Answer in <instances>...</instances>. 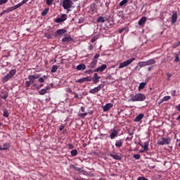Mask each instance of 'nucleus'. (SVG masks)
<instances>
[{"instance_id": "nucleus-1", "label": "nucleus", "mask_w": 180, "mask_h": 180, "mask_svg": "<svg viewBox=\"0 0 180 180\" xmlns=\"http://www.w3.org/2000/svg\"><path fill=\"white\" fill-rule=\"evenodd\" d=\"M146 99V96L141 93L136 94L131 96V102H141Z\"/></svg>"}, {"instance_id": "nucleus-2", "label": "nucleus", "mask_w": 180, "mask_h": 180, "mask_svg": "<svg viewBox=\"0 0 180 180\" xmlns=\"http://www.w3.org/2000/svg\"><path fill=\"white\" fill-rule=\"evenodd\" d=\"M72 0H63L62 3V6L63 7V9H65L67 11V13L70 12V9L72 8Z\"/></svg>"}, {"instance_id": "nucleus-3", "label": "nucleus", "mask_w": 180, "mask_h": 180, "mask_svg": "<svg viewBox=\"0 0 180 180\" xmlns=\"http://www.w3.org/2000/svg\"><path fill=\"white\" fill-rule=\"evenodd\" d=\"M16 74V70H11L6 75H5L2 79L1 82L3 84H5V82H8L13 75Z\"/></svg>"}, {"instance_id": "nucleus-4", "label": "nucleus", "mask_w": 180, "mask_h": 180, "mask_svg": "<svg viewBox=\"0 0 180 180\" xmlns=\"http://www.w3.org/2000/svg\"><path fill=\"white\" fill-rule=\"evenodd\" d=\"M133 61H136V58H131L130 59L125 60L121 63H120L118 68H124V67H127L129 64H131Z\"/></svg>"}, {"instance_id": "nucleus-5", "label": "nucleus", "mask_w": 180, "mask_h": 180, "mask_svg": "<svg viewBox=\"0 0 180 180\" xmlns=\"http://www.w3.org/2000/svg\"><path fill=\"white\" fill-rule=\"evenodd\" d=\"M171 143V139L169 138H160L158 141L159 146H165Z\"/></svg>"}, {"instance_id": "nucleus-6", "label": "nucleus", "mask_w": 180, "mask_h": 180, "mask_svg": "<svg viewBox=\"0 0 180 180\" xmlns=\"http://www.w3.org/2000/svg\"><path fill=\"white\" fill-rule=\"evenodd\" d=\"M103 86H105L104 84H99L97 87L90 89L89 94H96V92H99V91H101V89H102Z\"/></svg>"}, {"instance_id": "nucleus-7", "label": "nucleus", "mask_w": 180, "mask_h": 180, "mask_svg": "<svg viewBox=\"0 0 180 180\" xmlns=\"http://www.w3.org/2000/svg\"><path fill=\"white\" fill-rule=\"evenodd\" d=\"M91 81H92V78H91V77L89 76H87L86 77H83L77 79L76 82L79 84H82L83 82H91Z\"/></svg>"}, {"instance_id": "nucleus-8", "label": "nucleus", "mask_w": 180, "mask_h": 180, "mask_svg": "<svg viewBox=\"0 0 180 180\" xmlns=\"http://www.w3.org/2000/svg\"><path fill=\"white\" fill-rule=\"evenodd\" d=\"M65 20H67V14H63L60 18H56L54 22L56 23H61Z\"/></svg>"}, {"instance_id": "nucleus-9", "label": "nucleus", "mask_w": 180, "mask_h": 180, "mask_svg": "<svg viewBox=\"0 0 180 180\" xmlns=\"http://www.w3.org/2000/svg\"><path fill=\"white\" fill-rule=\"evenodd\" d=\"M67 30L64 29H60L57 30L56 32H55V36L56 37H58V36H63L65 33H66Z\"/></svg>"}, {"instance_id": "nucleus-10", "label": "nucleus", "mask_w": 180, "mask_h": 180, "mask_svg": "<svg viewBox=\"0 0 180 180\" xmlns=\"http://www.w3.org/2000/svg\"><path fill=\"white\" fill-rule=\"evenodd\" d=\"M106 68H108V65H103L98 68H97L95 70L94 72H102L103 71H105V70H106Z\"/></svg>"}, {"instance_id": "nucleus-11", "label": "nucleus", "mask_w": 180, "mask_h": 180, "mask_svg": "<svg viewBox=\"0 0 180 180\" xmlns=\"http://www.w3.org/2000/svg\"><path fill=\"white\" fill-rule=\"evenodd\" d=\"M176 20H178V13H174L172 15V25H175V23H176Z\"/></svg>"}, {"instance_id": "nucleus-12", "label": "nucleus", "mask_w": 180, "mask_h": 180, "mask_svg": "<svg viewBox=\"0 0 180 180\" xmlns=\"http://www.w3.org/2000/svg\"><path fill=\"white\" fill-rule=\"evenodd\" d=\"M110 108H113V104L109 103H107L103 107V112H108L109 110H110Z\"/></svg>"}, {"instance_id": "nucleus-13", "label": "nucleus", "mask_w": 180, "mask_h": 180, "mask_svg": "<svg viewBox=\"0 0 180 180\" xmlns=\"http://www.w3.org/2000/svg\"><path fill=\"white\" fill-rule=\"evenodd\" d=\"M109 20V18H106V17H102L100 16L98 19H97V23H105V22Z\"/></svg>"}, {"instance_id": "nucleus-14", "label": "nucleus", "mask_w": 180, "mask_h": 180, "mask_svg": "<svg viewBox=\"0 0 180 180\" xmlns=\"http://www.w3.org/2000/svg\"><path fill=\"white\" fill-rule=\"evenodd\" d=\"M117 134H119V131L116 129H113L112 132L110 135V138L111 140H113L115 137H117Z\"/></svg>"}, {"instance_id": "nucleus-15", "label": "nucleus", "mask_w": 180, "mask_h": 180, "mask_svg": "<svg viewBox=\"0 0 180 180\" xmlns=\"http://www.w3.org/2000/svg\"><path fill=\"white\" fill-rule=\"evenodd\" d=\"M13 10V7H9L8 8H7L6 10H4L1 13H0V16H2L4 15H5V13H9V12H12Z\"/></svg>"}, {"instance_id": "nucleus-16", "label": "nucleus", "mask_w": 180, "mask_h": 180, "mask_svg": "<svg viewBox=\"0 0 180 180\" xmlns=\"http://www.w3.org/2000/svg\"><path fill=\"white\" fill-rule=\"evenodd\" d=\"M86 66L85 64H80L76 67V70H77V71H84V70H86Z\"/></svg>"}, {"instance_id": "nucleus-17", "label": "nucleus", "mask_w": 180, "mask_h": 180, "mask_svg": "<svg viewBox=\"0 0 180 180\" xmlns=\"http://www.w3.org/2000/svg\"><path fill=\"white\" fill-rule=\"evenodd\" d=\"M146 22H147V17H142L139 21V26H143Z\"/></svg>"}, {"instance_id": "nucleus-18", "label": "nucleus", "mask_w": 180, "mask_h": 180, "mask_svg": "<svg viewBox=\"0 0 180 180\" xmlns=\"http://www.w3.org/2000/svg\"><path fill=\"white\" fill-rule=\"evenodd\" d=\"M99 79H101V77L98 76V73H95L93 77V82L94 84H98V82H99Z\"/></svg>"}, {"instance_id": "nucleus-19", "label": "nucleus", "mask_w": 180, "mask_h": 180, "mask_svg": "<svg viewBox=\"0 0 180 180\" xmlns=\"http://www.w3.org/2000/svg\"><path fill=\"white\" fill-rule=\"evenodd\" d=\"M98 64V60L93 59L90 63L89 67V68H95V66Z\"/></svg>"}, {"instance_id": "nucleus-20", "label": "nucleus", "mask_w": 180, "mask_h": 180, "mask_svg": "<svg viewBox=\"0 0 180 180\" xmlns=\"http://www.w3.org/2000/svg\"><path fill=\"white\" fill-rule=\"evenodd\" d=\"M63 43H68L69 41H72V37H65L62 39Z\"/></svg>"}, {"instance_id": "nucleus-21", "label": "nucleus", "mask_w": 180, "mask_h": 180, "mask_svg": "<svg viewBox=\"0 0 180 180\" xmlns=\"http://www.w3.org/2000/svg\"><path fill=\"white\" fill-rule=\"evenodd\" d=\"M123 146V139L118 140L115 142V146L117 148H120Z\"/></svg>"}, {"instance_id": "nucleus-22", "label": "nucleus", "mask_w": 180, "mask_h": 180, "mask_svg": "<svg viewBox=\"0 0 180 180\" xmlns=\"http://www.w3.org/2000/svg\"><path fill=\"white\" fill-rule=\"evenodd\" d=\"M144 117V114H139L137 117H136L134 122H141V120Z\"/></svg>"}, {"instance_id": "nucleus-23", "label": "nucleus", "mask_w": 180, "mask_h": 180, "mask_svg": "<svg viewBox=\"0 0 180 180\" xmlns=\"http://www.w3.org/2000/svg\"><path fill=\"white\" fill-rule=\"evenodd\" d=\"M110 155L113 158L114 160H122V157H120L119 155H115L113 153H110Z\"/></svg>"}, {"instance_id": "nucleus-24", "label": "nucleus", "mask_w": 180, "mask_h": 180, "mask_svg": "<svg viewBox=\"0 0 180 180\" xmlns=\"http://www.w3.org/2000/svg\"><path fill=\"white\" fill-rule=\"evenodd\" d=\"M144 151H148V143L147 142L144 143L143 150H141V153H144Z\"/></svg>"}, {"instance_id": "nucleus-25", "label": "nucleus", "mask_w": 180, "mask_h": 180, "mask_svg": "<svg viewBox=\"0 0 180 180\" xmlns=\"http://www.w3.org/2000/svg\"><path fill=\"white\" fill-rule=\"evenodd\" d=\"M3 148H4V150H8V149L11 148V144L8 143H4Z\"/></svg>"}, {"instance_id": "nucleus-26", "label": "nucleus", "mask_w": 180, "mask_h": 180, "mask_svg": "<svg viewBox=\"0 0 180 180\" xmlns=\"http://www.w3.org/2000/svg\"><path fill=\"white\" fill-rule=\"evenodd\" d=\"M70 154H71L72 157H76V155H77V154H78V150H77L76 149H74V150H71Z\"/></svg>"}, {"instance_id": "nucleus-27", "label": "nucleus", "mask_w": 180, "mask_h": 180, "mask_svg": "<svg viewBox=\"0 0 180 180\" xmlns=\"http://www.w3.org/2000/svg\"><path fill=\"white\" fill-rule=\"evenodd\" d=\"M147 62H148V65H153L156 63V61L153 58L147 60Z\"/></svg>"}, {"instance_id": "nucleus-28", "label": "nucleus", "mask_w": 180, "mask_h": 180, "mask_svg": "<svg viewBox=\"0 0 180 180\" xmlns=\"http://www.w3.org/2000/svg\"><path fill=\"white\" fill-rule=\"evenodd\" d=\"M49 8H44V10L41 12V16H46V15L49 13Z\"/></svg>"}, {"instance_id": "nucleus-29", "label": "nucleus", "mask_w": 180, "mask_h": 180, "mask_svg": "<svg viewBox=\"0 0 180 180\" xmlns=\"http://www.w3.org/2000/svg\"><path fill=\"white\" fill-rule=\"evenodd\" d=\"M1 94H4V96L1 95L0 97L2 98V99H6V98H8V92L4 91L1 92Z\"/></svg>"}, {"instance_id": "nucleus-30", "label": "nucleus", "mask_w": 180, "mask_h": 180, "mask_svg": "<svg viewBox=\"0 0 180 180\" xmlns=\"http://www.w3.org/2000/svg\"><path fill=\"white\" fill-rule=\"evenodd\" d=\"M146 85H147V83L146 82L141 83L139 86V89H144V88H146Z\"/></svg>"}, {"instance_id": "nucleus-31", "label": "nucleus", "mask_w": 180, "mask_h": 180, "mask_svg": "<svg viewBox=\"0 0 180 180\" xmlns=\"http://www.w3.org/2000/svg\"><path fill=\"white\" fill-rule=\"evenodd\" d=\"M57 70H58V66L57 65H54L51 68V72H57Z\"/></svg>"}, {"instance_id": "nucleus-32", "label": "nucleus", "mask_w": 180, "mask_h": 180, "mask_svg": "<svg viewBox=\"0 0 180 180\" xmlns=\"http://www.w3.org/2000/svg\"><path fill=\"white\" fill-rule=\"evenodd\" d=\"M39 95H44L47 94V89H42L39 91Z\"/></svg>"}, {"instance_id": "nucleus-33", "label": "nucleus", "mask_w": 180, "mask_h": 180, "mask_svg": "<svg viewBox=\"0 0 180 180\" xmlns=\"http://www.w3.org/2000/svg\"><path fill=\"white\" fill-rule=\"evenodd\" d=\"M74 169H75V171H77V172H79L80 174H82V172H84V169L79 167H74Z\"/></svg>"}, {"instance_id": "nucleus-34", "label": "nucleus", "mask_w": 180, "mask_h": 180, "mask_svg": "<svg viewBox=\"0 0 180 180\" xmlns=\"http://www.w3.org/2000/svg\"><path fill=\"white\" fill-rule=\"evenodd\" d=\"M22 5H23V4H22V2H20L18 4L14 6H12V7H13V9L15 11V10L18 9V8H20V6H22Z\"/></svg>"}, {"instance_id": "nucleus-35", "label": "nucleus", "mask_w": 180, "mask_h": 180, "mask_svg": "<svg viewBox=\"0 0 180 180\" xmlns=\"http://www.w3.org/2000/svg\"><path fill=\"white\" fill-rule=\"evenodd\" d=\"M34 81L31 82V81H27L25 82V86L26 88H29V86H30V85H32V84H33Z\"/></svg>"}, {"instance_id": "nucleus-36", "label": "nucleus", "mask_w": 180, "mask_h": 180, "mask_svg": "<svg viewBox=\"0 0 180 180\" xmlns=\"http://www.w3.org/2000/svg\"><path fill=\"white\" fill-rule=\"evenodd\" d=\"M128 1L127 0H122L119 6H124V5H126L127 4Z\"/></svg>"}, {"instance_id": "nucleus-37", "label": "nucleus", "mask_w": 180, "mask_h": 180, "mask_svg": "<svg viewBox=\"0 0 180 180\" xmlns=\"http://www.w3.org/2000/svg\"><path fill=\"white\" fill-rule=\"evenodd\" d=\"M138 65H139V67H140V68H143V67H146L144 61L139 62L138 63Z\"/></svg>"}, {"instance_id": "nucleus-38", "label": "nucleus", "mask_w": 180, "mask_h": 180, "mask_svg": "<svg viewBox=\"0 0 180 180\" xmlns=\"http://www.w3.org/2000/svg\"><path fill=\"white\" fill-rule=\"evenodd\" d=\"M162 98H163L164 102H167V101H169V99H171V96H166L163 97Z\"/></svg>"}, {"instance_id": "nucleus-39", "label": "nucleus", "mask_w": 180, "mask_h": 180, "mask_svg": "<svg viewBox=\"0 0 180 180\" xmlns=\"http://www.w3.org/2000/svg\"><path fill=\"white\" fill-rule=\"evenodd\" d=\"M3 116H4V117H9V112L7 110H4Z\"/></svg>"}, {"instance_id": "nucleus-40", "label": "nucleus", "mask_w": 180, "mask_h": 180, "mask_svg": "<svg viewBox=\"0 0 180 180\" xmlns=\"http://www.w3.org/2000/svg\"><path fill=\"white\" fill-rule=\"evenodd\" d=\"M87 115H88V112L80 113L79 115V117H82V118L85 117Z\"/></svg>"}, {"instance_id": "nucleus-41", "label": "nucleus", "mask_w": 180, "mask_h": 180, "mask_svg": "<svg viewBox=\"0 0 180 180\" xmlns=\"http://www.w3.org/2000/svg\"><path fill=\"white\" fill-rule=\"evenodd\" d=\"M127 133L129 134V136H133V134H134V130L128 129Z\"/></svg>"}, {"instance_id": "nucleus-42", "label": "nucleus", "mask_w": 180, "mask_h": 180, "mask_svg": "<svg viewBox=\"0 0 180 180\" xmlns=\"http://www.w3.org/2000/svg\"><path fill=\"white\" fill-rule=\"evenodd\" d=\"M98 40V37H93L91 39V43H94V41H96Z\"/></svg>"}, {"instance_id": "nucleus-43", "label": "nucleus", "mask_w": 180, "mask_h": 180, "mask_svg": "<svg viewBox=\"0 0 180 180\" xmlns=\"http://www.w3.org/2000/svg\"><path fill=\"white\" fill-rule=\"evenodd\" d=\"M53 2H54V0H46V5L50 6Z\"/></svg>"}, {"instance_id": "nucleus-44", "label": "nucleus", "mask_w": 180, "mask_h": 180, "mask_svg": "<svg viewBox=\"0 0 180 180\" xmlns=\"http://www.w3.org/2000/svg\"><path fill=\"white\" fill-rule=\"evenodd\" d=\"M134 158H135V160H140V155L139 154L134 155Z\"/></svg>"}, {"instance_id": "nucleus-45", "label": "nucleus", "mask_w": 180, "mask_h": 180, "mask_svg": "<svg viewBox=\"0 0 180 180\" xmlns=\"http://www.w3.org/2000/svg\"><path fill=\"white\" fill-rule=\"evenodd\" d=\"M100 56H101V55H100L99 53H96V54L94 56L93 60H98V58H99Z\"/></svg>"}, {"instance_id": "nucleus-46", "label": "nucleus", "mask_w": 180, "mask_h": 180, "mask_svg": "<svg viewBox=\"0 0 180 180\" xmlns=\"http://www.w3.org/2000/svg\"><path fill=\"white\" fill-rule=\"evenodd\" d=\"M174 62L175 63L179 62V56L178 55L175 56Z\"/></svg>"}, {"instance_id": "nucleus-47", "label": "nucleus", "mask_w": 180, "mask_h": 180, "mask_svg": "<svg viewBox=\"0 0 180 180\" xmlns=\"http://www.w3.org/2000/svg\"><path fill=\"white\" fill-rule=\"evenodd\" d=\"M28 79H30V81L32 82V81L34 82V79L33 78L32 75H30L28 76Z\"/></svg>"}, {"instance_id": "nucleus-48", "label": "nucleus", "mask_w": 180, "mask_h": 180, "mask_svg": "<svg viewBox=\"0 0 180 180\" xmlns=\"http://www.w3.org/2000/svg\"><path fill=\"white\" fill-rule=\"evenodd\" d=\"M32 77H33L34 79H37V78L40 77V75H32Z\"/></svg>"}, {"instance_id": "nucleus-49", "label": "nucleus", "mask_w": 180, "mask_h": 180, "mask_svg": "<svg viewBox=\"0 0 180 180\" xmlns=\"http://www.w3.org/2000/svg\"><path fill=\"white\" fill-rule=\"evenodd\" d=\"M72 94L75 95V98H76V99H79V96H78V94L73 91Z\"/></svg>"}, {"instance_id": "nucleus-50", "label": "nucleus", "mask_w": 180, "mask_h": 180, "mask_svg": "<svg viewBox=\"0 0 180 180\" xmlns=\"http://www.w3.org/2000/svg\"><path fill=\"white\" fill-rule=\"evenodd\" d=\"M66 91L69 92L70 94H72V89H71V88L68 87L66 89Z\"/></svg>"}, {"instance_id": "nucleus-51", "label": "nucleus", "mask_w": 180, "mask_h": 180, "mask_svg": "<svg viewBox=\"0 0 180 180\" xmlns=\"http://www.w3.org/2000/svg\"><path fill=\"white\" fill-rule=\"evenodd\" d=\"M68 148L69 150H72V148H74V145L69 143L68 144Z\"/></svg>"}, {"instance_id": "nucleus-52", "label": "nucleus", "mask_w": 180, "mask_h": 180, "mask_svg": "<svg viewBox=\"0 0 180 180\" xmlns=\"http://www.w3.org/2000/svg\"><path fill=\"white\" fill-rule=\"evenodd\" d=\"M138 180H148L144 176H139L138 177Z\"/></svg>"}, {"instance_id": "nucleus-53", "label": "nucleus", "mask_w": 180, "mask_h": 180, "mask_svg": "<svg viewBox=\"0 0 180 180\" xmlns=\"http://www.w3.org/2000/svg\"><path fill=\"white\" fill-rule=\"evenodd\" d=\"M38 82H41V83L44 82V78L40 77V78L38 79Z\"/></svg>"}, {"instance_id": "nucleus-54", "label": "nucleus", "mask_w": 180, "mask_h": 180, "mask_svg": "<svg viewBox=\"0 0 180 180\" xmlns=\"http://www.w3.org/2000/svg\"><path fill=\"white\" fill-rule=\"evenodd\" d=\"M86 74H92V72H95V70H89L86 71Z\"/></svg>"}, {"instance_id": "nucleus-55", "label": "nucleus", "mask_w": 180, "mask_h": 180, "mask_svg": "<svg viewBox=\"0 0 180 180\" xmlns=\"http://www.w3.org/2000/svg\"><path fill=\"white\" fill-rule=\"evenodd\" d=\"M89 50H90V51H92V50H94V45L92 44L89 45Z\"/></svg>"}, {"instance_id": "nucleus-56", "label": "nucleus", "mask_w": 180, "mask_h": 180, "mask_svg": "<svg viewBox=\"0 0 180 180\" xmlns=\"http://www.w3.org/2000/svg\"><path fill=\"white\" fill-rule=\"evenodd\" d=\"M126 140H127V141H131V140H133V136L127 137V138H126Z\"/></svg>"}, {"instance_id": "nucleus-57", "label": "nucleus", "mask_w": 180, "mask_h": 180, "mask_svg": "<svg viewBox=\"0 0 180 180\" xmlns=\"http://www.w3.org/2000/svg\"><path fill=\"white\" fill-rule=\"evenodd\" d=\"M1 1V4L4 5V4H6L8 2V0H0Z\"/></svg>"}, {"instance_id": "nucleus-58", "label": "nucleus", "mask_w": 180, "mask_h": 180, "mask_svg": "<svg viewBox=\"0 0 180 180\" xmlns=\"http://www.w3.org/2000/svg\"><path fill=\"white\" fill-rule=\"evenodd\" d=\"M64 129V125H60L59 127L60 131H63V129Z\"/></svg>"}, {"instance_id": "nucleus-59", "label": "nucleus", "mask_w": 180, "mask_h": 180, "mask_svg": "<svg viewBox=\"0 0 180 180\" xmlns=\"http://www.w3.org/2000/svg\"><path fill=\"white\" fill-rule=\"evenodd\" d=\"M27 3V0H23L22 1H21V4H22V5H25V4Z\"/></svg>"}, {"instance_id": "nucleus-60", "label": "nucleus", "mask_w": 180, "mask_h": 180, "mask_svg": "<svg viewBox=\"0 0 180 180\" xmlns=\"http://www.w3.org/2000/svg\"><path fill=\"white\" fill-rule=\"evenodd\" d=\"M122 32H124V28L119 30V33H122Z\"/></svg>"}, {"instance_id": "nucleus-61", "label": "nucleus", "mask_w": 180, "mask_h": 180, "mask_svg": "<svg viewBox=\"0 0 180 180\" xmlns=\"http://www.w3.org/2000/svg\"><path fill=\"white\" fill-rule=\"evenodd\" d=\"M163 102H164V98L160 99L159 101V105H161V103H162Z\"/></svg>"}, {"instance_id": "nucleus-62", "label": "nucleus", "mask_w": 180, "mask_h": 180, "mask_svg": "<svg viewBox=\"0 0 180 180\" xmlns=\"http://www.w3.org/2000/svg\"><path fill=\"white\" fill-rule=\"evenodd\" d=\"M75 180H85V179H84L82 178L76 177V178H75Z\"/></svg>"}, {"instance_id": "nucleus-63", "label": "nucleus", "mask_w": 180, "mask_h": 180, "mask_svg": "<svg viewBox=\"0 0 180 180\" xmlns=\"http://www.w3.org/2000/svg\"><path fill=\"white\" fill-rule=\"evenodd\" d=\"M176 141H177V146H179V147H180V140L179 139H177L176 140Z\"/></svg>"}, {"instance_id": "nucleus-64", "label": "nucleus", "mask_w": 180, "mask_h": 180, "mask_svg": "<svg viewBox=\"0 0 180 180\" xmlns=\"http://www.w3.org/2000/svg\"><path fill=\"white\" fill-rule=\"evenodd\" d=\"M81 111L82 112H85V108L81 107Z\"/></svg>"}]
</instances>
